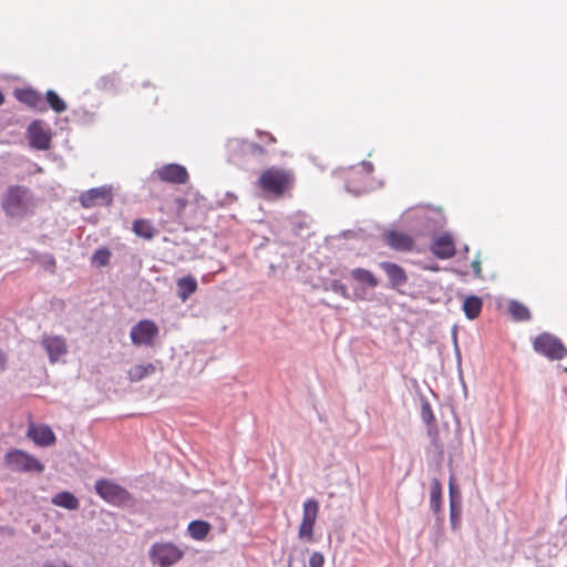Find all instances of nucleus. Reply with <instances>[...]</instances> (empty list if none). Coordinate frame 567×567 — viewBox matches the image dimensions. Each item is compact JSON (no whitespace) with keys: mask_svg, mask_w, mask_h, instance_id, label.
<instances>
[{"mask_svg":"<svg viewBox=\"0 0 567 567\" xmlns=\"http://www.w3.org/2000/svg\"><path fill=\"white\" fill-rule=\"evenodd\" d=\"M372 172V164L369 162H361L359 165L351 168V177L347 179L346 189L359 196L373 188L370 173Z\"/></svg>","mask_w":567,"mask_h":567,"instance_id":"1","label":"nucleus"},{"mask_svg":"<svg viewBox=\"0 0 567 567\" xmlns=\"http://www.w3.org/2000/svg\"><path fill=\"white\" fill-rule=\"evenodd\" d=\"M4 463L13 472H35L40 474L44 471V465L38 458L18 449L7 452Z\"/></svg>","mask_w":567,"mask_h":567,"instance_id":"2","label":"nucleus"},{"mask_svg":"<svg viewBox=\"0 0 567 567\" xmlns=\"http://www.w3.org/2000/svg\"><path fill=\"white\" fill-rule=\"evenodd\" d=\"M184 556L183 549L173 543H155L150 549V558L153 564L161 567H169L179 561Z\"/></svg>","mask_w":567,"mask_h":567,"instance_id":"3","label":"nucleus"},{"mask_svg":"<svg viewBox=\"0 0 567 567\" xmlns=\"http://www.w3.org/2000/svg\"><path fill=\"white\" fill-rule=\"evenodd\" d=\"M290 183V174L280 168H268L259 177L258 184L266 192L281 195Z\"/></svg>","mask_w":567,"mask_h":567,"instance_id":"4","label":"nucleus"},{"mask_svg":"<svg viewBox=\"0 0 567 567\" xmlns=\"http://www.w3.org/2000/svg\"><path fill=\"white\" fill-rule=\"evenodd\" d=\"M533 347L536 352L547 357L550 360H561L567 355V349L559 339L548 333L538 336Z\"/></svg>","mask_w":567,"mask_h":567,"instance_id":"5","label":"nucleus"},{"mask_svg":"<svg viewBox=\"0 0 567 567\" xmlns=\"http://www.w3.org/2000/svg\"><path fill=\"white\" fill-rule=\"evenodd\" d=\"M94 488L101 498L112 505L125 504L130 498L125 488L105 478L96 481Z\"/></svg>","mask_w":567,"mask_h":567,"instance_id":"6","label":"nucleus"},{"mask_svg":"<svg viewBox=\"0 0 567 567\" xmlns=\"http://www.w3.org/2000/svg\"><path fill=\"white\" fill-rule=\"evenodd\" d=\"M30 145L37 150L45 151L51 145V132L45 122L33 121L28 127Z\"/></svg>","mask_w":567,"mask_h":567,"instance_id":"7","label":"nucleus"},{"mask_svg":"<svg viewBox=\"0 0 567 567\" xmlns=\"http://www.w3.org/2000/svg\"><path fill=\"white\" fill-rule=\"evenodd\" d=\"M28 189L23 186H11L2 199V206L7 214L16 216L24 208Z\"/></svg>","mask_w":567,"mask_h":567,"instance_id":"8","label":"nucleus"},{"mask_svg":"<svg viewBox=\"0 0 567 567\" xmlns=\"http://www.w3.org/2000/svg\"><path fill=\"white\" fill-rule=\"evenodd\" d=\"M430 249L432 254L440 259H450L454 257L456 254V247L452 234L446 231L435 236L431 243Z\"/></svg>","mask_w":567,"mask_h":567,"instance_id":"9","label":"nucleus"},{"mask_svg":"<svg viewBox=\"0 0 567 567\" xmlns=\"http://www.w3.org/2000/svg\"><path fill=\"white\" fill-rule=\"evenodd\" d=\"M319 504L315 499H308L303 503L302 522L299 528V537L311 540L313 525L317 519Z\"/></svg>","mask_w":567,"mask_h":567,"instance_id":"10","label":"nucleus"},{"mask_svg":"<svg viewBox=\"0 0 567 567\" xmlns=\"http://www.w3.org/2000/svg\"><path fill=\"white\" fill-rule=\"evenodd\" d=\"M158 329L156 324L148 320L140 321L131 330L132 342L136 346H148L157 334Z\"/></svg>","mask_w":567,"mask_h":567,"instance_id":"11","label":"nucleus"},{"mask_svg":"<svg viewBox=\"0 0 567 567\" xmlns=\"http://www.w3.org/2000/svg\"><path fill=\"white\" fill-rule=\"evenodd\" d=\"M158 178L163 182L173 184H185L188 181L186 167L179 164H166L155 171Z\"/></svg>","mask_w":567,"mask_h":567,"instance_id":"12","label":"nucleus"},{"mask_svg":"<svg viewBox=\"0 0 567 567\" xmlns=\"http://www.w3.org/2000/svg\"><path fill=\"white\" fill-rule=\"evenodd\" d=\"M227 147L231 153V156L239 155H251L259 157L266 154L264 146L258 143L249 142L246 140L231 138L227 143Z\"/></svg>","mask_w":567,"mask_h":567,"instance_id":"13","label":"nucleus"},{"mask_svg":"<svg viewBox=\"0 0 567 567\" xmlns=\"http://www.w3.org/2000/svg\"><path fill=\"white\" fill-rule=\"evenodd\" d=\"M81 203L84 207H93L96 205H110L112 203V193L109 187H97L87 190L81 196Z\"/></svg>","mask_w":567,"mask_h":567,"instance_id":"14","label":"nucleus"},{"mask_svg":"<svg viewBox=\"0 0 567 567\" xmlns=\"http://www.w3.org/2000/svg\"><path fill=\"white\" fill-rule=\"evenodd\" d=\"M41 344L47 351L51 362H55L59 357L68 352L65 340L59 336L44 334Z\"/></svg>","mask_w":567,"mask_h":567,"instance_id":"15","label":"nucleus"},{"mask_svg":"<svg viewBox=\"0 0 567 567\" xmlns=\"http://www.w3.org/2000/svg\"><path fill=\"white\" fill-rule=\"evenodd\" d=\"M28 436L39 446H50L55 442L53 431L45 425H31L28 430Z\"/></svg>","mask_w":567,"mask_h":567,"instance_id":"16","label":"nucleus"},{"mask_svg":"<svg viewBox=\"0 0 567 567\" xmlns=\"http://www.w3.org/2000/svg\"><path fill=\"white\" fill-rule=\"evenodd\" d=\"M14 95L17 100L39 111H45L47 105L39 92L32 89L16 90Z\"/></svg>","mask_w":567,"mask_h":567,"instance_id":"17","label":"nucleus"},{"mask_svg":"<svg viewBox=\"0 0 567 567\" xmlns=\"http://www.w3.org/2000/svg\"><path fill=\"white\" fill-rule=\"evenodd\" d=\"M415 243L411 235L392 230V249L400 251H412Z\"/></svg>","mask_w":567,"mask_h":567,"instance_id":"18","label":"nucleus"},{"mask_svg":"<svg viewBox=\"0 0 567 567\" xmlns=\"http://www.w3.org/2000/svg\"><path fill=\"white\" fill-rule=\"evenodd\" d=\"M51 503L55 506L69 509V511H75L79 508V499L70 492H60L55 494Z\"/></svg>","mask_w":567,"mask_h":567,"instance_id":"19","label":"nucleus"},{"mask_svg":"<svg viewBox=\"0 0 567 567\" xmlns=\"http://www.w3.org/2000/svg\"><path fill=\"white\" fill-rule=\"evenodd\" d=\"M482 307V299L477 296L466 297L463 301V311L471 320L476 319L480 316Z\"/></svg>","mask_w":567,"mask_h":567,"instance_id":"20","label":"nucleus"},{"mask_svg":"<svg viewBox=\"0 0 567 567\" xmlns=\"http://www.w3.org/2000/svg\"><path fill=\"white\" fill-rule=\"evenodd\" d=\"M178 297L182 301H186L187 298L194 293L197 289V281L192 276H186L177 280Z\"/></svg>","mask_w":567,"mask_h":567,"instance_id":"21","label":"nucleus"},{"mask_svg":"<svg viewBox=\"0 0 567 567\" xmlns=\"http://www.w3.org/2000/svg\"><path fill=\"white\" fill-rule=\"evenodd\" d=\"M156 368L153 363L137 364L128 370V379L131 382H140L146 377L153 374Z\"/></svg>","mask_w":567,"mask_h":567,"instance_id":"22","label":"nucleus"},{"mask_svg":"<svg viewBox=\"0 0 567 567\" xmlns=\"http://www.w3.org/2000/svg\"><path fill=\"white\" fill-rule=\"evenodd\" d=\"M210 530L209 523L205 520H193L188 524L187 532L195 540H203Z\"/></svg>","mask_w":567,"mask_h":567,"instance_id":"23","label":"nucleus"},{"mask_svg":"<svg viewBox=\"0 0 567 567\" xmlns=\"http://www.w3.org/2000/svg\"><path fill=\"white\" fill-rule=\"evenodd\" d=\"M430 504L434 513H439L442 506V484L437 478L431 481Z\"/></svg>","mask_w":567,"mask_h":567,"instance_id":"24","label":"nucleus"},{"mask_svg":"<svg viewBox=\"0 0 567 567\" xmlns=\"http://www.w3.org/2000/svg\"><path fill=\"white\" fill-rule=\"evenodd\" d=\"M508 311L514 320L516 321H527L530 319L529 309L522 302L512 300L508 303Z\"/></svg>","mask_w":567,"mask_h":567,"instance_id":"25","label":"nucleus"},{"mask_svg":"<svg viewBox=\"0 0 567 567\" xmlns=\"http://www.w3.org/2000/svg\"><path fill=\"white\" fill-rule=\"evenodd\" d=\"M351 276L358 282L363 284L370 288H374L378 285V280L374 275L367 269L355 268L351 271Z\"/></svg>","mask_w":567,"mask_h":567,"instance_id":"26","label":"nucleus"},{"mask_svg":"<svg viewBox=\"0 0 567 567\" xmlns=\"http://www.w3.org/2000/svg\"><path fill=\"white\" fill-rule=\"evenodd\" d=\"M133 231L142 238L152 239L155 235V229L148 220L137 219L133 223Z\"/></svg>","mask_w":567,"mask_h":567,"instance_id":"27","label":"nucleus"},{"mask_svg":"<svg viewBox=\"0 0 567 567\" xmlns=\"http://www.w3.org/2000/svg\"><path fill=\"white\" fill-rule=\"evenodd\" d=\"M45 100L49 106L56 113H62L68 109L66 103L53 90L47 92Z\"/></svg>","mask_w":567,"mask_h":567,"instance_id":"28","label":"nucleus"},{"mask_svg":"<svg viewBox=\"0 0 567 567\" xmlns=\"http://www.w3.org/2000/svg\"><path fill=\"white\" fill-rule=\"evenodd\" d=\"M112 252L105 248H99L91 257L92 265L96 267H105L109 265Z\"/></svg>","mask_w":567,"mask_h":567,"instance_id":"29","label":"nucleus"},{"mask_svg":"<svg viewBox=\"0 0 567 567\" xmlns=\"http://www.w3.org/2000/svg\"><path fill=\"white\" fill-rule=\"evenodd\" d=\"M406 275L405 271L398 265L392 264V286L400 287L405 284Z\"/></svg>","mask_w":567,"mask_h":567,"instance_id":"30","label":"nucleus"},{"mask_svg":"<svg viewBox=\"0 0 567 567\" xmlns=\"http://www.w3.org/2000/svg\"><path fill=\"white\" fill-rule=\"evenodd\" d=\"M327 290H331L334 293H338L342 296L343 298L348 299L349 293L347 287L340 282L339 280H331L329 285L326 287Z\"/></svg>","mask_w":567,"mask_h":567,"instance_id":"31","label":"nucleus"},{"mask_svg":"<svg viewBox=\"0 0 567 567\" xmlns=\"http://www.w3.org/2000/svg\"><path fill=\"white\" fill-rule=\"evenodd\" d=\"M422 420L430 426L434 422V414L429 402H423L421 406Z\"/></svg>","mask_w":567,"mask_h":567,"instance_id":"32","label":"nucleus"},{"mask_svg":"<svg viewBox=\"0 0 567 567\" xmlns=\"http://www.w3.org/2000/svg\"><path fill=\"white\" fill-rule=\"evenodd\" d=\"M449 487H450L451 511L453 512L454 511V506H455V502H456V499L460 501L461 495H460V492H458L457 487L455 486V484L453 483L452 480L450 481V486Z\"/></svg>","mask_w":567,"mask_h":567,"instance_id":"33","label":"nucleus"},{"mask_svg":"<svg viewBox=\"0 0 567 567\" xmlns=\"http://www.w3.org/2000/svg\"><path fill=\"white\" fill-rule=\"evenodd\" d=\"M324 564V557L322 554L316 551L309 559V567H322Z\"/></svg>","mask_w":567,"mask_h":567,"instance_id":"34","label":"nucleus"},{"mask_svg":"<svg viewBox=\"0 0 567 567\" xmlns=\"http://www.w3.org/2000/svg\"><path fill=\"white\" fill-rule=\"evenodd\" d=\"M187 205V199L183 198V197H176L174 199V207L176 209V214L177 215H181L183 213V210L185 209Z\"/></svg>","mask_w":567,"mask_h":567,"instance_id":"35","label":"nucleus"},{"mask_svg":"<svg viewBox=\"0 0 567 567\" xmlns=\"http://www.w3.org/2000/svg\"><path fill=\"white\" fill-rule=\"evenodd\" d=\"M42 567H73L64 560H49L43 564Z\"/></svg>","mask_w":567,"mask_h":567,"instance_id":"36","label":"nucleus"},{"mask_svg":"<svg viewBox=\"0 0 567 567\" xmlns=\"http://www.w3.org/2000/svg\"><path fill=\"white\" fill-rule=\"evenodd\" d=\"M471 267L473 269L474 275L477 278H481L482 277V264H481V260H478V259L473 260L471 262Z\"/></svg>","mask_w":567,"mask_h":567,"instance_id":"37","label":"nucleus"},{"mask_svg":"<svg viewBox=\"0 0 567 567\" xmlns=\"http://www.w3.org/2000/svg\"><path fill=\"white\" fill-rule=\"evenodd\" d=\"M236 196L233 193H227L226 198L221 202V205H227L236 200Z\"/></svg>","mask_w":567,"mask_h":567,"instance_id":"38","label":"nucleus"},{"mask_svg":"<svg viewBox=\"0 0 567 567\" xmlns=\"http://www.w3.org/2000/svg\"><path fill=\"white\" fill-rule=\"evenodd\" d=\"M48 260H47V267L50 268L51 270L54 269L55 267V259L52 255H49L47 256Z\"/></svg>","mask_w":567,"mask_h":567,"instance_id":"39","label":"nucleus"},{"mask_svg":"<svg viewBox=\"0 0 567 567\" xmlns=\"http://www.w3.org/2000/svg\"><path fill=\"white\" fill-rule=\"evenodd\" d=\"M259 136H265L267 137V143H275L276 142V138L269 134V133H262V132H258Z\"/></svg>","mask_w":567,"mask_h":567,"instance_id":"40","label":"nucleus"},{"mask_svg":"<svg viewBox=\"0 0 567 567\" xmlns=\"http://www.w3.org/2000/svg\"><path fill=\"white\" fill-rule=\"evenodd\" d=\"M6 355L0 350V371H3L6 369Z\"/></svg>","mask_w":567,"mask_h":567,"instance_id":"41","label":"nucleus"},{"mask_svg":"<svg viewBox=\"0 0 567 567\" xmlns=\"http://www.w3.org/2000/svg\"><path fill=\"white\" fill-rule=\"evenodd\" d=\"M40 529H41L40 524H34V525H32V527H31V530H32L34 534L40 533Z\"/></svg>","mask_w":567,"mask_h":567,"instance_id":"42","label":"nucleus"},{"mask_svg":"<svg viewBox=\"0 0 567 567\" xmlns=\"http://www.w3.org/2000/svg\"><path fill=\"white\" fill-rule=\"evenodd\" d=\"M382 267L390 275V262H382Z\"/></svg>","mask_w":567,"mask_h":567,"instance_id":"43","label":"nucleus"},{"mask_svg":"<svg viewBox=\"0 0 567 567\" xmlns=\"http://www.w3.org/2000/svg\"><path fill=\"white\" fill-rule=\"evenodd\" d=\"M384 239L390 241V233H384Z\"/></svg>","mask_w":567,"mask_h":567,"instance_id":"44","label":"nucleus"},{"mask_svg":"<svg viewBox=\"0 0 567 567\" xmlns=\"http://www.w3.org/2000/svg\"><path fill=\"white\" fill-rule=\"evenodd\" d=\"M289 567H292L291 564L289 565Z\"/></svg>","mask_w":567,"mask_h":567,"instance_id":"45","label":"nucleus"}]
</instances>
